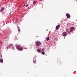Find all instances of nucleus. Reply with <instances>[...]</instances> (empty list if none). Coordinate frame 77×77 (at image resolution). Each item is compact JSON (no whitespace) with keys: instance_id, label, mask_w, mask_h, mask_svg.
Returning <instances> with one entry per match:
<instances>
[{"instance_id":"nucleus-1","label":"nucleus","mask_w":77,"mask_h":77,"mask_svg":"<svg viewBox=\"0 0 77 77\" xmlns=\"http://www.w3.org/2000/svg\"><path fill=\"white\" fill-rule=\"evenodd\" d=\"M16 46L17 50L19 51H22L23 50V47L20 48V45H16Z\"/></svg>"},{"instance_id":"nucleus-2","label":"nucleus","mask_w":77,"mask_h":77,"mask_svg":"<svg viewBox=\"0 0 77 77\" xmlns=\"http://www.w3.org/2000/svg\"><path fill=\"white\" fill-rule=\"evenodd\" d=\"M36 44L37 47H39L41 45V42L39 41H38L36 42Z\"/></svg>"},{"instance_id":"nucleus-3","label":"nucleus","mask_w":77,"mask_h":77,"mask_svg":"<svg viewBox=\"0 0 77 77\" xmlns=\"http://www.w3.org/2000/svg\"><path fill=\"white\" fill-rule=\"evenodd\" d=\"M66 16L68 18H69L71 17V16H70V15L68 13L66 14Z\"/></svg>"},{"instance_id":"nucleus-4","label":"nucleus","mask_w":77,"mask_h":77,"mask_svg":"<svg viewBox=\"0 0 77 77\" xmlns=\"http://www.w3.org/2000/svg\"><path fill=\"white\" fill-rule=\"evenodd\" d=\"M67 32H68L69 34H70V32H71V29L70 28L69 29H67Z\"/></svg>"},{"instance_id":"nucleus-5","label":"nucleus","mask_w":77,"mask_h":77,"mask_svg":"<svg viewBox=\"0 0 77 77\" xmlns=\"http://www.w3.org/2000/svg\"><path fill=\"white\" fill-rule=\"evenodd\" d=\"M66 35H67V33L66 32H65L63 33V36H66Z\"/></svg>"},{"instance_id":"nucleus-6","label":"nucleus","mask_w":77,"mask_h":77,"mask_svg":"<svg viewBox=\"0 0 77 77\" xmlns=\"http://www.w3.org/2000/svg\"><path fill=\"white\" fill-rule=\"evenodd\" d=\"M70 30H71L72 32H73V30H74L75 28L74 27H72L70 28Z\"/></svg>"},{"instance_id":"nucleus-7","label":"nucleus","mask_w":77,"mask_h":77,"mask_svg":"<svg viewBox=\"0 0 77 77\" xmlns=\"http://www.w3.org/2000/svg\"><path fill=\"white\" fill-rule=\"evenodd\" d=\"M60 28V25H58L56 26V30H58Z\"/></svg>"},{"instance_id":"nucleus-8","label":"nucleus","mask_w":77,"mask_h":77,"mask_svg":"<svg viewBox=\"0 0 77 77\" xmlns=\"http://www.w3.org/2000/svg\"><path fill=\"white\" fill-rule=\"evenodd\" d=\"M5 10V7H2L1 8V9L0 10V12H3L4 11V10Z\"/></svg>"},{"instance_id":"nucleus-9","label":"nucleus","mask_w":77,"mask_h":77,"mask_svg":"<svg viewBox=\"0 0 77 77\" xmlns=\"http://www.w3.org/2000/svg\"><path fill=\"white\" fill-rule=\"evenodd\" d=\"M37 52H38L39 53H41V50L39 49H38L37 50Z\"/></svg>"},{"instance_id":"nucleus-10","label":"nucleus","mask_w":77,"mask_h":77,"mask_svg":"<svg viewBox=\"0 0 77 77\" xmlns=\"http://www.w3.org/2000/svg\"><path fill=\"white\" fill-rule=\"evenodd\" d=\"M0 62L1 63H3V59H1L0 60Z\"/></svg>"},{"instance_id":"nucleus-11","label":"nucleus","mask_w":77,"mask_h":77,"mask_svg":"<svg viewBox=\"0 0 77 77\" xmlns=\"http://www.w3.org/2000/svg\"><path fill=\"white\" fill-rule=\"evenodd\" d=\"M50 39V37H48L47 38H46V40L47 41H48V40H49V39Z\"/></svg>"},{"instance_id":"nucleus-12","label":"nucleus","mask_w":77,"mask_h":77,"mask_svg":"<svg viewBox=\"0 0 77 77\" xmlns=\"http://www.w3.org/2000/svg\"><path fill=\"white\" fill-rule=\"evenodd\" d=\"M36 60H34L33 61V63H36Z\"/></svg>"},{"instance_id":"nucleus-13","label":"nucleus","mask_w":77,"mask_h":77,"mask_svg":"<svg viewBox=\"0 0 77 77\" xmlns=\"http://www.w3.org/2000/svg\"><path fill=\"white\" fill-rule=\"evenodd\" d=\"M42 54H43V55L45 54V52H44V51H42Z\"/></svg>"},{"instance_id":"nucleus-14","label":"nucleus","mask_w":77,"mask_h":77,"mask_svg":"<svg viewBox=\"0 0 77 77\" xmlns=\"http://www.w3.org/2000/svg\"><path fill=\"white\" fill-rule=\"evenodd\" d=\"M12 45H12V44H10L9 45V46L10 47H11V46H12Z\"/></svg>"},{"instance_id":"nucleus-15","label":"nucleus","mask_w":77,"mask_h":77,"mask_svg":"<svg viewBox=\"0 0 77 77\" xmlns=\"http://www.w3.org/2000/svg\"><path fill=\"white\" fill-rule=\"evenodd\" d=\"M45 50V49H42V51H44Z\"/></svg>"},{"instance_id":"nucleus-16","label":"nucleus","mask_w":77,"mask_h":77,"mask_svg":"<svg viewBox=\"0 0 77 77\" xmlns=\"http://www.w3.org/2000/svg\"><path fill=\"white\" fill-rule=\"evenodd\" d=\"M18 31L19 32H20V29H18Z\"/></svg>"},{"instance_id":"nucleus-17","label":"nucleus","mask_w":77,"mask_h":77,"mask_svg":"<svg viewBox=\"0 0 77 77\" xmlns=\"http://www.w3.org/2000/svg\"><path fill=\"white\" fill-rule=\"evenodd\" d=\"M18 27V29H20V27H18V26H17Z\"/></svg>"},{"instance_id":"nucleus-18","label":"nucleus","mask_w":77,"mask_h":77,"mask_svg":"<svg viewBox=\"0 0 77 77\" xmlns=\"http://www.w3.org/2000/svg\"><path fill=\"white\" fill-rule=\"evenodd\" d=\"M36 3V2L35 1L33 2V3Z\"/></svg>"},{"instance_id":"nucleus-19","label":"nucleus","mask_w":77,"mask_h":77,"mask_svg":"<svg viewBox=\"0 0 77 77\" xmlns=\"http://www.w3.org/2000/svg\"><path fill=\"white\" fill-rule=\"evenodd\" d=\"M26 7H27L28 6V5H26Z\"/></svg>"},{"instance_id":"nucleus-20","label":"nucleus","mask_w":77,"mask_h":77,"mask_svg":"<svg viewBox=\"0 0 77 77\" xmlns=\"http://www.w3.org/2000/svg\"><path fill=\"white\" fill-rule=\"evenodd\" d=\"M24 6H25V4L23 6V7H24Z\"/></svg>"},{"instance_id":"nucleus-21","label":"nucleus","mask_w":77,"mask_h":77,"mask_svg":"<svg viewBox=\"0 0 77 77\" xmlns=\"http://www.w3.org/2000/svg\"><path fill=\"white\" fill-rule=\"evenodd\" d=\"M18 38H17V39H18Z\"/></svg>"},{"instance_id":"nucleus-22","label":"nucleus","mask_w":77,"mask_h":77,"mask_svg":"<svg viewBox=\"0 0 77 77\" xmlns=\"http://www.w3.org/2000/svg\"><path fill=\"white\" fill-rule=\"evenodd\" d=\"M26 48V49H27V48Z\"/></svg>"}]
</instances>
